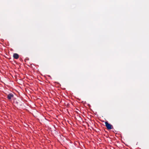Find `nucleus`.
Masks as SVG:
<instances>
[{"instance_id":"f257e3e1","label":"nucleus","mask_w":149,"mask_h":149,"mask_svg":"<svg viewBox=\"0 0 149 149\" xmlns=\"http://www.w3.org/2000/svg\"><path fill=\"white\" fill-rule=\"evenodd\" d=\"M105 125L108 130H110L113 128V126L109 123L107 121L105 122Z\"/></svg>"},{"instance_id":"f03ea898","label":"nucleus","mask_w":149,"mask_h":149,"mask_svg":"<svg viewBox=\"0 0 149 149\" xmlns=\"http://www.w3.org/2000/svg\"><path fill=\"white\" fill-rule=\"evenodd\" d=\"M22 100H17V101L16 100H15L14 101V102L17 105L21 106L22 105Z\"/></svg>"},{"instance_id":"7ed1b4c3","label":"nucleus","mask_w":149,"mask_h":149,"mask_svg":"<svg viewBox=\"0 0 149 149\" xmlns=\"http://www.w3.org/2000/svg\"><path fill=\"white\" fill-rule=\"evenodd\" d=\"M14 97V95L12 93H10L7 95V98L9 100H10Z\"/></svg>"},{"instance_id":"20e7f679","label":"nucleus","mask_w":149,"mask_h":149,"mask_svg":"<svg viewBox=\"0 0 149 149\" xmlns=\"http://www.w3.org/2000/svg\"><path fill=\"white\" fill-rule=\"evenodd\" d=\"M13 57L15 59H17L19 58V55L16 53H15L13 54Z\"/></svg>"}]
</instances>
